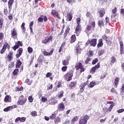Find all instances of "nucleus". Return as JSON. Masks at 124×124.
Here are the masks:
<instances>
[{
	"instance_id": "49",
	"label": "nucleus",
	"mask_w": 124,
	"mask_h": 124,
	"mask_svg": "<svg viewBox=\"0 0 124 124\" xmlns=\"http://www.w3.org/2000/svg\"><path fill=\"white\" fill-rule=\"evenodd\" d=\"M3 39V33H0V40H2Z\"/></svg>"
},
{
	"instance_id": "20",
	"label": "nucleus",
	"mask_w": 124,
	"mask_h": 124,
	"mask_svg": "<svg viewBox=\"0 0 124 124\" xmlns=\"http://www.w3.org/2000/svg\"><path fill=\"white\" fill-rule=\"evenodd\" d=\"M14 2V0H9L8 1V5L9 6V9H11L12 8V5L13 4V3Z\"/></svg>"
},
{
	"instance_id": "46",
	"label": "nucleus",
	"mask_w": 124,
	"mask_h": 124,
	"mask_svg": "<svg viewBox=\"0 0 124 124\" xmlns=\"http://www.w3.org/2000/svg\"><path fill=\"white\" fill-rule=\"evenodd\" d=\"M80 22H81V18L80 17H78L77 18V23L78 25H80Z\"/></svg>"
},
{
	"instance_id": "22",
	"label": "nucleus",
	"mask_w": 124,
	"mask_h": 124,
	"mask_svg": "<svg viewBox=\"0 0 124 124\" xmlns=\"http://www.w3.org/2000/svg\"><path fill=\"white\" fill-rule=\"evenodd\" d=\"M11 33H12V36H16V35H17V31H16V30L15 29V28H14L11 31Z\"/></svg>"
},
{
	"instance_id": "24",
	"label": "nucleus",
	"mask_w": 124,
	"mask_h": 124,
	"mask_svg": "<svg viewBox=\"0 0 124 124\" xmlns=\"http://www.w3.org/2000/svg\"><path fill=\"white\" fill-rule=\"evenodd\" d=\"M78 121V116H75L72 120L71 124H75V122H77Z\"/></svg>"
},
{
	"instance_id": "7",
	"label": "nucleus",
	"mask_w": 124,
	"mask_h": 124,
	"mask_svg": "<svg viewBox=\"0 0 124 124\" xmlns=\"http://www.w3.org/2000/svg\"><path fill=\"white\" fill-rule=\"evenodd\" d=\"M100 67V63L98 62L95 66L93 67L91 70V73H94L96 69H98Z\"/></svg>"
},
{
	"instance_id": "33",
	"label": "nucleus",
	"mask_w": 124,
	"mask_h": 124,
	"mask_svg": "<svg viewBox=\"0 0 124 124\" xmlns=\"http://www.w3.org/2000/svg\"><path fill=\"white\" fill-rule=\"evenodd\" d=\"M117 62V59H116V57L112 56L111 58V63H114Z\"/></svg>"
},
{
	"instance_id": "60",
	"label": "nucleus",
	"mask_w": 124,
	"mask_h": 124,
	"mask_svg": "<svg viewBox=\"0 0 124 124\" xmlns=\"http://www.w3.org/2000/svg\"><path fill=\"white\" fill-rule=\"evenodd\" d=\"M31 114L32 116H34L35 117V116H36V111H34L31 112Z\"/></svg>"
},
{
	"instance_id": "64",
	"label": "nucleus",
	"mask_w": 124,
	"mask_h": 124,
	"mask_svg": "<svg viewBox=\"0 0 124 124\" xmlns=\"http://www.w3.org/2000/svg\"><path fill=\"white\" fill-rule=\"evenodd\" d=\"M69 123H70L69 120H65L63 124H69Z\"/></svg>"
},
{
	"instance_id": "32",
	"label": "nucleus",
	"mask_w": 124,
	"mask_h": 124,
	"mask_svg": "<svg viewBox=\"0 0 124 124\" xmlns=\"http://www.w3.org/2000/svg\"><path fill=\"white\" fill-rule=\"evenodd\" d=\"M67 16L68 21H71V20H72V16L71 15V14H70V13H68L67 14Z\"/></svg>"
},
{
	"instance_id": "17",
	"label": "nucleus",
	"mask_w": 124,
	"mask_h": 124,
	"mask_svg": "<svg viewBox=\"0 0 124 124\" xmlns=\"http://www.w3.org/2000/svg\"><path fill=\"white\" fill-rule=\"evenodd\" d=\"M116 16H117V8L116 7H115L114 9L112 10L111 18H113V17H116Z\"/></svg>"
},
{
	"instance_id": "37",
	"label": "nucleus",
	"mask_w": 124,
	"mask_h": 124,
	"mask_svg": "<svg viewBox=\"0 0 124 124\" xmlns=\"http://www.w3.org/2000/svg\"><path fill=\"white\" fill-rule=\"evenodd\" d=\"M119 80H120L119 78H116L114 81V84L115 85V88H117V86H118V83L119 82Z\"/></svg>"
},
{
	"instance_id": "27",
	"label": "nucleus",
	"mask_w": 124,
	"mask_h": 124,
	"mask_svg": "<svg viewBox=\"0 0 124 124\" xmlns=\"http://www.w3.org/2000/svg\"><path fill=\"white\" fill-rule=\"evenodd\" d=\"M76 40V38L75 37V35H72L71 37V43H73Z\"/></svg>"
},
{
	"instance_id": "4",
	"label": "nucleus",
	"mask_w": 124,
	"mask_h": 124,
	"mask_svg": "<svg viewBox=\"0 0 124 124\" xmlns=\"http://www.w3.org/2000/svg\"><path fill=\"white\" fill-rule=\"evenodd\" d=\"M53 39V37L52 36H50L49 37H46L45 39L42 41V43L44 44H46L47 43H50L52 41V39Z\"/></svg>"
},
{
	"instance_id": "51",
	"label": "nucleus",
	"mask_w": 124,
	"mask_h": 124,
	"mask_svg": "<svg viewBox=\"0 0 124 124\" xmlns=\"http://www.w3.org/2000/svg\"><path fill=\"white\" fill-rule=\"evenodd\" d=\"M62 71L65 72L66 71V69H67V66H63L62 68Z\"/></svg>"
},
{
	"instance_id": "28",
	"label": "nucleus",
	"mask_w": 124,
	"mask_h": 124,
	"mask_svg": "<svg viewBox=\"0 0 124 124\" xmlns=\"http://www.w3.org/2000/svg\"><path fill=\"white\" fill-rule=\"evenodd\" d=\"M25 25H26L25 23L23 22L21 26V28H22L23 32H26V27H25Z\"/></svg>"
},
{
	"instance_id": "38",
	"label": "nucleus",
	"mask_w": 124,
	"mask_h": 124,
	"mask_svg": "<svg viewBox=\"0 0 124 124\" xmlns=\"http://www.w3.org/2000/svg\"><path fill=\"white\" fill-rule=\"evenodd\" d=\"M63 65H68L69 62L66 60H63L62 62Z\"/></svg>"
},
{
	"instance_id": "8",
	"label": "nucleus",
	"mask_w": 124,
	"mask_h": 124,
	"mask_svg": "<svg viewBox=\"0 0 124 124\" xmlns=\"http://www.w3.org/2000/svg\"><path fill=\"white\" fill-rule=\"evenodd\" d=\"M80 32H81V25H78V26H77V27L76 28L75 33H76L77 36H78V35H79V33H80Z\"/></svg>"
},
{
	"instance_id": "19",
	"label": "nucleus",
	"mask_w": 124,
	"mask_h": 124,
	"mask_svg": "<svg viewBox=\"0 0 124 124\" xmlns=\"http://www.w3.org/2000/svg\"><path fill=\"white\" fill-rule=\"evenodd\" d=\"M52 14H53V15H54V16H55L56 17V18H58V19H61V18H60V16H59V13H58V12H57V11L54 10L52 11Z\"/></svg>"
},
{
	"instance_id": "44",
	"label": "nucleus",
	"mask_w": 124,
	"mask_h": 124,
	"mask_svg": "<svg viewBox=\"0 0 124 124\" xmlns=\"http://www.w3.org/2000/svg\"><path fill=\"white\" fill-rule=\"evenodd\" d=\"M80 51H81V49L77 47L75 49V53H76V54H77V55H78V53H79V52H80Z\"/></svg>"
},
{
	"instance_id": "10",
	"label": "nucleus",
	"mask_w": 124,
	"mask_h": 124,
	"mask_svg": "<svg viewBox=\"0 0 124 124\" xmlns=\"http://www.w3.org/2000/svg\"><path fill=\"white\" fill-rule=\"evenodd\" d=\"M58 111H63L64 110V104L63 103H61L58 105Z\"/></svg>"
},
{
	"instance_id": "21",
	"label": "nucleus",
	"mask_w": 124,
	"mask_h": 124,
	"mask_svg": "<svg viewBox=\"0 0 124 124\" xmlns=\"http://www.w3.org/2000/svg\"><path fill=\"white\" fill-rule=\"evenodd\" d=\"M12 109H13V106H9L3 109V111L4 112H8V111H11V110H12Z\"/></svg>"
},
{
	"instance_id": "62",
	"label": "nucleus",
	"mask_w": 124,
	"mask_h": 124,
	"mask_svg": "<svg viewBox=\"0 0 124 124\" xmlns=\"http://www.w3.org/2000/svg\"><path fill=\"white\" fill-rule=\"evenodd\" d=\"M106 23L108 24L109 23V17H106Z\"/></svg>"
},
{
	"instance_id": "50",
	"label": "nucleus",
	"mask_w": 124,
	"mask_h": 124,
	"mask_svg": "<svg viewBox=\"0 0 124 124\" xmlns=\"http://www.w3.org/2000/svg\"><path fill=\"white\" fill-rule=\"evenodd\" d=\"M55 118H56V114H52L51 116H50V119H51V120H54Z\"/></svg>"
},
{
	"instance_id": "47",
	"label": "nucleus",
	"mask_w": 124,
	"mask_h": 124,
	"mask_svg": "<svg viewBox=\"0 0 124 124\" xmlns=\"http://www.w3.org/2000/svg\"><path fill=\"white\" fill-rule=\"evenodd\" d=\"M28 51L29 53H32V48H31V47H29L28 48Z\"/></svg>"
},
{
	"instance_id": "9",
	"label": "nucleus",
	"mask_w": 124,
	"mask_h": 124,
	"mask_svg": "<svg viewBox=\"0 0 124 124\" xmlns=\"http://www.w3.org/2000/svg\"><path fill=\"white\" fill-rule=\"evenodd\" d=\"M54 52V49L52 48L51 49L49 52H47L46 51H43V54L44 55V56H51L52 54Z\"/></svg>"
},
{
	"instance_id": "29",
	"label": "nucleus",
	"mask_w": 124,
	"mask_h": 124,
	"mask_svg": "<svg viewBox=\"0 0 124 124\" xmlns=\"http://www.w3.org/2000/svg\"><path fill=\"white\" fill-rule=\"evenodd\" d=\"M21 64H22V62H21V61H20V60H17V62H16V68H19V67H20V66H21Z\"/></svg>"
},
{
	"instance_id": "57",
	"label": "nucleus",
	"mask_w": 124,
	"mask_h": 124,
	"mask_svg": "<svg viewBox=\"0 0 124 124\" xmlns=\"http://www.w3.org/2000/svg\"><path fill=\"white\" fill-rule=\"evenodd\" d=\"M28 99L30 102H32L33 100H32V97H31V96H30L28 98Z\"/></svg>"
},
{
	"instance_id": "26",
	"label": "nucleus",
	"mask_w": 124,
	"mask_h": 124,
	"mask_svg": "<svg viewBox=\"0 0 124 124\" xmlns=\"http://www.w3.org/2000/svg\"><path fill=\"white\" fill-rule=\"evenodd\" d=\"M103 46V43H102V39H100L99 40V43L97 45V46L99 48V47H102Z\"/></svg>"
},
{
	"instance_id": "63",
	"label": "nucleus",
	"mask_w": 124,
	"mask_h": 124,
	"mask_svg": "<svg viewBox=\"0 0 124 124\" xmlns=\"http://www.w3.org/2000/svg\"><path fill=\"white\" fill-rule=\"evenodd\" d=\"M103 110L104 111V112H106L108 111V108H103Z\"/></svg>"
},
{
	"instance_id": "35",
	"label": "nucleus",
	"mask_w": 124,
	"mask_h": 124,
	"mask_svg": "<svg viewBox=\"0 0 124 124\" xmlns=\"http://www.w3.org/2000/svg\"><path fill=\"white\" fill-rule=\"evenodd\" d=\"M58 94V98H62L63 96V91H61Z\"/></svg>"
},
{
	"instance_id": "48",
	"label": "nucleus",
	"mask_w": 124,
	"mask_h": 124,
	"mask_svg": "<svg viewBox=\"0 0 124 124\" xmlns=\"http://www.w3.org/2000/svg\"><path fill=\"white\" fill-rule=\"evenodd\" d=\"M41 100L43 102H45V101H47L48 100H47V98L43 97L41 99Z\"/></svg>"
},
{
	"instance_id": "12",
	"label": "nucleus",
	"mask_w": 124,
	"mask_h": 124,
	"mask_svg": "<svg viewBox=\"0 0 124 124\" xmlns=\"http://www.w3.org/2000/svg\"><path fill=\"white\" fill-rule=\"evenodd\" d=\"M98 12L100 15V17L101 18H102V17L104 16V14H105V11L103 9H101L100 10L98 11Z\"/></svg>"
},
{
	"instance_id": "59",
	"label": "nucleus",
	"mask_w": 124,
	"mask_h": 124,
	"mask_svg": "<svg viewBox=\"0 0 124 124\" xmlns=\"http://www.w3.org/2000/svg\"><path fill=\"white\" fill-rule=\"evenodd\" d=\"M121 92H122L123 93H124V84H122V88H121Z\"/></svg>"
},
{
	"instance_id": "23",
	"label": "nucleus",
	"mask_w": 124,
	"mask_h": 124,
	"mask_svg": "<svg viewBox=\"0 0 124 124\" xmlns=\"http://www.w3.org/2000/svg\"><path fill=\"white\" fill-rule=\"evenodd\" d=\"M77 82L76 81L71 82L70 84V88H74L76 86Z\"/></svg>"
},
{
	"instance_id": "54",
	"label": "nucleus",
	"mask_w": 124,
	"mask_h": 124,
	"mask_svg": "<svg viewBox=\"0 0 124 124\" xmlns=\"http://www.w3.org/2000/svg\"><path fill=\"white\" fill-rule=\"evenodd\" d=\"M52 73H47L46 75V77L48 78L50 77V76H52Z\"/></svg>"
},
{
	"instance_id": "2",
	"label": "nucleus",
	"mask_w": 124,
	"mask_h": 124,
	"mask_svg": "<svg viewBox=\"0 0 124 124\" xmlns=\"http://www.w3.org/2000/svg\"><path fill=\"white\" fill-rule=\"evenodd\" d=\"M27 102V99L24 98V95H21L19 97V100L18 102V104L19 105H24Z\"/></svg>"
},
{
	"instance_id": "36",
	"label": "nucleus",
	"mask_w": 124,
	"mask_h": 124,
	"mask_svg": "<svg viewBox=\"0 0 124 124\" xmlns=\"http://www.w3.org/2000/svg\"><path fill=\"white\" fill-rule=\"evenodd\" d=\"M98 26L99 27H103L104 26V23H103V21L99 20L98 21Z\"/></svg>"
},
{
	"instance_id": "45",
	"label": "nucleus",
	"mask_w": 124,
	"mask_h": 124,
	"mask_svg": "<svg viewBox=\"0 0 124 124\" xmlns=\"http://www.w3.org/2000/svg\"><path fill=\"white\" fill-rule=\"evenodd\" d=\"M98 62V59H97V58H96L95 59L93 60V61L92 62V64H95V63H96V62Z\"/></svg>"
},
{
	"instance_id": "56",
	"label": "nucleus",
	"mask_w": 124,
	"mask_h": 124,
	"mask_svg": "<svg viewBox=\"0 0 124 124\" xmlns=\"http://www.w3.org/2000/svg\"><path fill=\"white\" fill-rule=\"evenodd\" d=\"M38 22H43V17H39L38 18Z\"/></svg>"
},
{
	"instance_id": "53",
	"label": "nucleus",
	"mask_w": 124,
	"mask_h": 124,
	"mask_svg": "<svg viewBox=\"0 0 124 124\" xmlns=\"http://www.w3.org/2000/svg\"><path fill=\"white\" fill-rule=\"evenodd\" d=\"M123 112H124V109L121 108L117 110L118 113H123Z\"/></svg>"
},
{
	"instance_id": "61",
	"label": "nucleus",
	"mask_w": 124,
	"mask_h": 124,
	"mask_svg": "<svg viewBox=\"0 0 124 124\" xmlns=\"http://www.w3.org/2000/svg\"><path fill=\"white\" fill-rule=\"evenodd\" d=\"M43 20H44V22H47V21H48V18H47V17L44 16L43 17Z\"/></svg>"
},
{
	"instance_id": "13",
	"label": "nucleus",
	"mask_w": 124,
	"mask_h": 124,
	"mask_svg": "<svg viewBox=\"0 0 124 124\" xmlns=\"http://www.w3.org/2000/svg\"><path fill=\"white\" fill-rule=\"evenodd\" d=\"M90 45L93 47H95V45H96V39H93L91 40L90 41Z\"/></svg>"
},
{
	"instance_id": "6",
	"label": "nucleus",
	"mask_w": 124,
	"mask_h": 124,
	"mask_svg": "<svg viewBox=\"0 0 124 124\" xmlns=\"http://www.w3.org/2000/svg\"><path fill=\"white\" fill-rule=\"evenodd\" d=\"M76 67L77 70L80 69V73L85 71V69L83 67V65H82V63L79 62L76 66Z\"/></svg>"
},
{
	"instance_id": "43",
	"label": "nucleus",
	"mask_w": 124,
	"mask_h": 124,
	"mask_svg": "<svg viewBox=\"0 0 124 124\" xmlns=\"http://www.w3.org/2000/svg\"><path fill=\"white\" fill-rule=\"evenodd\" d=\"M69 31H70L69 26H67L66 27L65 32L66 33H68V32H69Z\"/></svg>"
},
{
	"instance_id": "25",
	"label": "nucleus",
	"mask_w": 124,
	"mask_h": 124,
	"mask_svg": "<svg viewBox=\"0 0 124 124\" xmlns=\"http://www.w3.org/2000/svg\"><path fill=\"white\" fill-rule=\"evenodd\" d=\"M91 29H92V26H91L90 25H88L87 26L86 29L85 30L86 33H88V32H89V31H91Z\"/></svg>"
},
{
	"instance_id": "11",
	"label": "nucleus",
	"mask_w": 124,
	"mask_h": 124,
	"mask_svg": "<svg viewBox=\"0 0 124 124\" xmlns=\"http://www.w3.org/2000/svg\"><path fill=\"white\" fill-rule=\"evenodd\" d=\"M8 46V43H5L4 45L3 46V47L0 51L1 54H3V53L5 52V50H6V48H7Z\"/></svg>"
},
{
	"instance_id": "31",
	"label": "nucleus",
	"mask_w": 124,
	"mask_h": 124,
	"mask_svg": "<svg viewBox=\"0 0 124 124\" xmlns=\"http://www.w3.org/2000/svg\"><path fill=\"white\" fill-rule=\"evenodd\" d=\"M13 55V53L10 52L8 55V59L10 60V62L12 61V55Z\"/></svg>"
},
{
	"instance_id": "39",
	"label": "nucleus",
	"mask_w": 124,
	"mask_h": 124,
	"mask_svg": "<svg viewBox=\"0 0 124 124\" xmlns=\"http://www.w3.org/2000/svg\"><path fill=\"white\" fill-rule=\"evenodd\" d=\"M105 52V51L104 50H101L99 51V52L98 53V56H102V55H103V54H104Z\"/></svg>"
},
{
	"instance_id": "14",
	"label": "nucleus",
	"mask_w": 124,
	"mask_h": 124,
	"mask_svg": "<svg viewBox=\"0 0 124 124\" xmlns=\"http://www.w3.org/2000/svg\"><path fill=\"white\" fill-rule=\"evenodd\" d=\"M22 53H23V48H20L18 50L17 54H16V57L17 58L20 57V56L22 55Z\"/></svg>"
},
{
	"instance_id": "42",
	"label": "nucleus",
	"mask_w": 124,
	"mask_h": 124,
	"mask_svg": "<svg viewBox=\"0 0 124 124\" xmlns=\"http://www.w3.org/2000/svg\"><path fill=\"white\" fill-rule=\"evenodd\" d=\"M27 118L26 117H21L20 118V123H24V122H26Z\"/></svg>"
},
{
	"instance_id": "40",
	"label": "nucleus",
	"mask_w": 124,
	"mask_h": 124,
	"mask_svg": "<svg viewBox=\"0 0 124 124\" xmlns=\"http://www.w3.org/2000/svg\"><path fill=\"white\" fill-rule=\"evenodd\" d=\"M91 61H92V58L90 57L88 58L85 61V63H86V64L90 63V62H91Z\"/></svg>"
},
{
	"instance_id": "58",
	"label": "nucleus",
	"mask_w": 124,
	"mask_h": 124,
	"mask_svg": "<svg viewBox=\"0 0 124 124\" xmlns=\"http://www.w3.org/2000/svg\"><path fill=\"white\" fill-rule=\"evenodd\" d=\"M89 44L91 45V40H88L87 42L86 43L85 45L86 46H88Z\"/></svg>"
},
{
	"instance_id": "16",
	"label": "nucleus",
	"mask_w": 124,
	"mask_h": 124,
	"mask_svg": "<svg viewBox=\"0 0 124 124\" xmlns=\"http://www.w3.org/2000/svg\"><path fill=\"white\" fill-rule=\"evenodd\" d=\"M4 102H11V97L9 95H6L4 99Z\"/></svg>"
},
{
	"instance_id": "52",
	"label": "nucleus",
	"mask_w": 124,
	"mask_h": 124,
	"mask_svg": "<svg viewBox=\"0 0 124 124\" xmlns=\"http://www.w3.org/2000/svg\"><path fill=\"white\" fill-rule=\"evenodd\" d=\"M67 1L69 3H73L75 2V0H67Z\"/></svg>"
},
{
	"instance_id": "55",
	"label": "nucleus",
	"mask_w": 124,
	"mask_h": 124,
	"mask_svg": "<svg viewBox=\"0 0 124 124\" xmlns=\"http://www.w3.org/2000/svg\"><path fill=\"white\" fill-rule=\"evenodd\" d=\"M20 120H21V117H17L15 120V123H17L18 122H19V121L20 122Z\"/></svg>"
},
{
	"instance_id": "5",
	"label": "nucleus",
	"mask_w": 124,
	"mask_h": 124,
	"mask_svg": "<svg viewBox=\"0 0 124 124\" xmlns=\"http://www.w3.org/2000/svg\"><path fill=\"white\" fill-rule=\"evenodd\" d=\"M20 46H23V44H22V42L18 41L16 43V45L12 47L14 51H16Z\"/></svg>"
},
{
	"instance_id": "15",
	"label": "nucleus",
	"mask_w": 124,
	"mask_h": 124,
	"mask_svg": "<svg viewBox=\"0 0 124 124\" xmlns=\"http://www.w3.org/2000/svg\"><path fill=\"white\" fill-rule=\"evenodd\" d=\"M86 85H87V83H84L80 85V86H79L80 93H83V92H84L85 87H86Z\"/></svg>"
},
{
	"instance_id": "41",
	"label": "nucleus",
	"mask_w": 124,
	"mask_h": 124,
	"mask_svg": "<svg viewBox=\"0 0 124 124\" xmlns=\"http://www.w3.org/2000/svg\"><path fill=\"white\" fill-rule=\"evenodd\" d=\"M19 72V69H16L14 70V71L13 72V74L14 75V76H16V75H17V74Z\"/></svg>"
},
{
	"instance_id": "34",
	"label": "nucleus",
	"mask_w": 124,
	"mask_h": 124,
	"mask_svg": "<svg viewBox=\"0 0 124 124\" xmlns=\"http://www.w3.org/2000/svg\"><path fill=\"white\" fill-rule=\"evenodd\" d=\"M96 85V83H95V81H92L91 82H90V88H93L94 86Z\"/></svg>"
},
{
	"instance_id": "18",
	"label": "nucleus",
	"mask_w": 124,
	"mask_h": 124,
	"mask_svg": "<svg viewBox=\"0 0 124 124\" xmlns=\"http://www.w3.org/2000/svg\"><path fill=\"white\" fill-rule=\"evenodd\" d=\"M106 43L108 45H110L112 43V38L110 37H107L106 39Z\"/></svg>"
},
{
	"instance_id": "3",
	"label": "nucleus",
	"mask_w": 124,
	"mask_h": 124,
	"mask_svg": "<svg viewBox=\"0 0 124 124\" xmlns=\"http://www.w3.org/2000/svg\"><path fill=\"white\" fill-rule=\"evenodd\" d=\"M73 76V72L67 73L64 75V78L66 81H70L72 80V77Z\"/></svg>"
},
{
	"instance_id": "1",
	"label": "nucleus",
	"mask_w": 124,
	"mask_h": 124,
	"mask_svg": "<svg viewBox=\"0 0 124 124\" xmlns=\"http://www.w3.org/2000/svg\"><path fill=\"white\" fill-rule=\"evenodd\" d=\"M89 119L90 117L87 115L82 116L79 119V124H86Z\"/></svg>"
},
{
	"instance_id": "30",
	"label": "nucleus",
	"mask_w": 124,
	"mask_h": 124,
	"mask_svg": "<svg viewBox=\"0 0 124 124\" xmlns=\"http://www.w3.org/2000/svg\"><path fill=\"white\" fill-rule=\"evenodd\" d=\"M3 25V18H0V30L2 29V25Z\"/></svg>"
}]
</instances>
